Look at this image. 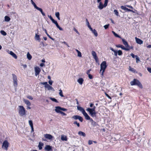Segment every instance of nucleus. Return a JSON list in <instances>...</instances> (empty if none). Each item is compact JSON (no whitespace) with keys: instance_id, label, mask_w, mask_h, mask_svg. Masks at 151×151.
<instances>
[{"instance_id":"1","label":"nucleus","mask_w":151,"mask_h":151,"mask_svg":"<svg viewBox=\"0 0 151 151\" xmlns=\"http://www.w3.org/2000/svg\"><path fill=\"white\" fill-rule=\"evenodd\" d=\"M107 67L106 63V61H104L102 62L100 65V73L102 71L101 73V75L102 76H104V72L106 69Z\"/></svg>"},{"instance_id":"2","label":"nucleus","mask_w":151,"mask_h":151,"mask_svg":"<svg viewBox=\"0 0 151 151\" xmlns=\"http://www.w3.org/2000/svg\"><path fill=\"white\" fill-rule=\"evenodd\" d=\"M130 84L131 86L136 85L141 88L142 89L143 88L142 84L140 81L137 79H134L132 81L130 82Z\"/></svg>"},{"instance_id":"3","label":"nucleus","mask_w":151,"mask_h":151,"mask_svg":"<svg viewBox=\"0 0 151 151\" xmlns=\"http://www.w3.org/2000/svg\"><path fill=\"white\" fill-rule=\"evenodd\" d=\"M19 114L21 116H23L26 114L27 111L23 106H19Z\"/></svg>"},{"instance_id":"4","label":"nucleus","mask_w":151,"mask_h":151,"mask_svg":"<svg viewBox=\"0 0 151 151\" xmlns=\"http://www.w3.org/2000/svg\"><path fill=\"white\" fill-rule=\"evenodd\" d=\"M90 107H93L92 108H87L86 110L89 112V114H90L92 112H94L95 111L96 107L94 106V104L92 103H90Z\"/></svg>"},{"instance_id":"5","label":"nucleus","mask_w":151,"mask_h":151,"mask_svg":"<svg viewBox=\"0 0 151 151\" xmlns=\"http://www.w3.org/2000/svg\"><path fill=\"white\" fill-rule=\"evenodd\" d=\"M108 2V0H105L104 5L101 2H100L99 5L98 6V8L100 9H103L104 7H105L107 5Z\"/></svg>"},{"instance_id":"6","label":"nucleus","mask_w":151,"mask_h":151,"mask_svg":"<svg viewBox=\"0 0 151 151\" xmlns=\"http://www.w3.org/2000/svg\"><path fill=\"white\" fill-rule=\"evenodd\" d=\"M9 143L6 140H5L3 142L2 147L6 150H7L9 147Z\"/></svg>"},{"instance_id":"7","label":"nucleus","mask_w":151,"mask_h":151,"mask_svg":"<svg viewBox=\"0 0 151 151\" xmlns=\"http://www.w3.org/2000/svg\"><path fill=\"white\" fill-rule=\"evenodd\" d=\"M12 75L14 86L15 87H16L17 86V76L14 74H13Z\"/></svg>"},{"instance_id":"8","label":"nucleus","mask_w":151,"mask_h":151,"mask_svg":"<svg viewBox=\"0 0 151 151\" xmlns=\"http://www.w3.org/2000/svg\"><path fill=\"white\" fill-rule=\"evenodd\" d=\"M72 118L75 120L78 119L81 122H82L83 120V119L81 116L78 115L73 116H72Z\"/></svg>"},{"instance_id":"9","label":"nucleus","mask_w":151,"mask_h":151,"mask_svg":"<svg viewBox=\"0 0 151 151\" xmlns=\"http://www.w3.org/2000/svg\"><path fill=\"white\" fill-rule=\"evenodd\" d=\"M91 54L96 62L97 63L99 61V59L96 52L95 51H92L91 52Z\"/></svg>"},{"instance_id":"10","label":"nucleus","mask_w":151,"mask_h":151,"mask_svg":"<svg viewBox=\"0 0 151 151\" xmlns=\"http://www.w3.org/2000/svg\"><path fill=\"white\" fill-rule=\"evenodd\" d=\"M52 147L50 145H47L45 147V151H52Z\"/></svg>"},{"instance_id":"11","label":"nucleus","mask_w":151,"mask_h":151,"mask_svg":"<svg viewBox=\"0 0 151 151\" xmlns=\"http://www.w3.org/2000/svg\"><path fill=\"white\" fill-rule=\"evenodd\" d=\"M60 110L65 111H66L67 109L65 108H62L59 106L56 107V109H55V111H58Z\"/></svg>"},{"instance_id":"12","label":"nucleus","mask_w":151,"mask_h":151,"mask_svg":"<svg viewBox=\"0 0 151 151\" xmlns=\"http://www.w3.org/2000/svg\"><path fill=\"white\" fill-rule=\"evenodd\" d=\"M120 8L124 10L125 11H127V12H134L132 10L129 9L127 8V7H126L125 6H121L120 7Z\"/></svg>"},{"instance_id":"13","label":"nucleus","mask_w":151,"mask_h":151,"mask_svg":"<svg viewBox=\"0 0 151 151\" xmlns=\"http://www.w3.org/2000/svg\"><path fill=\"white\" fill-rule=\"evenodd\" d=\"M35 75L37 76L40 73L41 70L38 67H36L35 68Z\"/></svg>"},{"instance_id":"14","label":"nucleus","mask_w":151,"mask_h":151,"mask_svg":"<svg viewBox=\"0 0 151 151\" xmlns=\"http://www.w3.org/2000/svg\"><path fill=\"white\" fill-rule=\"evenodd\" d=\"M116 47H117L121 48L122 49L126 51H128L129 49H127V48L125 47L123 45L120 44H119L116 45Z\"/></svg>"},{"instance_id":"15","label":"nucleus","mask_w":151,"mask_h":151,"mask_svg":"<svg viewBox=\"0 0 151 151\" xmlns=\"http://www.w3.org/2000/svg\"><path fill=\"white\" fill-rule=\"evenodd\" d=\"M44 137L46 139H52L53 138V137L51 134H46L44 135Z\"/></svg>"},{"instance_id":"16","label":"nucleus","mask_w":151,"mask_h":151,"mask_svg":"<svg viewBox=\"0 0 151 151\" xmlns=\"http://www.w3.org/2000/svg\"><path fill=\"white\" fill-rule=\"evenodd\" d=\"M121 39H122L123 44L125 46L126 48H127V47H129V44L125 39L122 38Z\"/></svg>"},{"instance_id":"17","label":"nucleus","mask_w":151,"mask_h":151,"mask_svg":"<svg viewBox=\"0 0 151 151\" xmlns=\"http://www.w3.org/2000/svg\"><path fill=\"white\" fill-rule=\"evenodd\" d=\"M135 40L136 42L140 45L142 44L143 43V41L139 38H137V37H135Z\"/></svg>"},{"instance_id":"18","label":"nucleus","mask_w":151,"mask_h":151,"mask_svg":"<svg viewBox=\"0 0 151 151\" xmlns=\"http://www.w3.org/2000/svg\"><path fill=\"white\" fill-rule=\"evenodd\" d=\"M84 116L85 117V119L87 120H90L91 121V119H92L87 114L86 112L83 114Z\"/></svg>"},{"instance_id":"19","label":"nucleus","mask_w":151,"mask_h":151,"mask_svg":"<svg viewBox=\"0 0 151 151\" xmlns=\"http://www.w3.org/2000/svg\"><path fill=\"white\" fill-rule=\"evenodd\" d=\"M77 109L78 110H79L81 111L83 114L85 112H86L84 109L81 106H78Z\"/></svg>"},{"instance_id":"20","label":"nucleus","mask_w":151,"mask_h":151,"mask_svg":"<svg viewBox=\"0 0 151 151\" xmlns=\"http://www.w3.org/2000/svg\"><path fill=\"white\" fill-rule=\"evenodd\" d=\"M53 23H54L56 25V27H57L60 30H63V29L59 25L57 21L55 20V21L53 22Z\"/></svg>"},{"instance_id":"21","label":"nucleus","mask_w":151,"mask_h":151,"mask_svg":"<svg viewBox=\"0 0 151 151\" xmlns=\"http://www.w3.org/2000/svg\"><path fill=\"white\" fill-rule=\"evenodd\" d=\"M53 23H54L56 25V27H57L60 30H63V29L59 25L57 21L55 20V21L53 22Z\"/></svg>"},{"instance_id":"22","label":"nucleus","mask_w":151,"mask_h":151,"mask_svg":"<svg viewBox=\"0 0 151 151\" xmlns=\"http://www.w3.org/2000/svg\"><path fill=\"white\" fill-rule=\"evenodd\" d=\"M9 53L11 55H12V57H14L15 59H17V55L12 51H10Z\"/></svg>"},{"instance_id":"23","label":"nucleus","mask_w":151,"mask_h":151,"mask_svg":"<svg viewBox=\"0 0 151 151\" xmlns=\"http://www.w3.org/2000/svg\"><path fill=\"white\" fill-rule=\"evenodd\" d=\"M44 145V144L40 142H39L38 145V147L40 150H41L42 149V147Z\"/></svg>"},{"instance_id":"24","label":"nucleus","mask_w":151,"mask_h":151,"mask_svg":"<svg viewBox=\"0 0 151 151\" xmlns=\"http://www.w3.org/2000/svg\"><path fill=\"white\" fill-rule=\"evenodd\" d=\"M97 113V112L95 111H94V112H92V113H91L89 114L91 115V116L93 117H96V114Z\"/></svg>"},{"instance_id":"25","label":"nucleus","mask_w":151,"mask_h":151,"mask_svg":"<svg viewBox=\"0 0 151 151\" xmlns=\"http://www.w3.org/2000/svg\"><path fill=\"white\" fill-rule=\"evenodd\" d=\"M129 70L131 71H132L134 73H137V71L134 68H132L131 66L129 67Z\"/></svg>"},{"instance_id":"26","label":"nucleus","mask_w":151,"mask_h":151,"mask_svg":"<svg viewBox=\"0 0 151 151\" xmlns=\"http://www.w3.org/2000/svg\"><path fill=\"white\" fill-rule=\"evenodd\" d=\"M83 81V79L82 78H79L78 80V82L81 85L82 84Z\"/></svg>"},{"instance_id":"27","label":"nucleus","mask_w":151,"mask_h":151,"mask_svg":"<svg viewBox=\"0 0 151 151\" xmlns=\"http://www.w3.org/2000/svg\"><path fill=\"white\" fill-rule=\"evenodd\" d=\"M24 101L27 106H30L31 105V103L28 100L24 99Z\"/></svg>"},{"instance_id":"28","label":"nucleus","mask_w":151,"mask_h":151,"mask_svg":"<svg viewBox=\"0 0 151 151\" xmlns=\"http://www.w3.org/2000/svg\"><path fill=\"white\" fill-rule=\"evenodd\" d=\"M110 49L112 51L114 52V55L115 56L117 57V52L113 48L111 47H110Z\"/></svg>"},{"instance_id":"29","label":"nucleus","mask_w":151,"mask_h":151,"mask_svg":"<svg viewBox=\"0 0 151 151\" xmlns=\"http://www.w3.org/2000/svg\"><path fill=\"white\" fill-rule=\"evenodd\" d=\"M78 134L84 137H85L86 136V134L84 132L81 131H79L78 132Z\"/></svg>"},{"instance_id":"30","label":"nucleus","mask_w":151,"mask_h":151,"mask_svg":"<svg viewBox=\"0 0 151 151\" xmlns=\"http://www.w3.org/2000/svg\"><path fill=\"white\" fill-rule=\"evenodd\" d=\"M31 1L32 4L33 5L35 8L37 9L39 7L37 6L36 4L32 0H31Z\"/></svg>"},{"instance_id":"31","label":"nucleus","mask_w":151,"mask_h":151,"mask_svg":"<svg viewBox=\"0 0 151 151\" xmlns=\"http://www.w3.org/2000/svg\"><path fill=\"white\" fill-rule=\"evenodd\" d=\"M61 139L63 141H67V138L66 136L62 135L61 138Z\"/></svg>"},{"instance_id":"32","label":"nucleus","mask_w":151,"mask_h":151,"mask_svg":"<svg viewBox=\"0 0 151 151\" xmlns=\"http://www.w3.org/2000/svg\"><path fill=\"white\" fill-rule=\"evenodd\" d=\"M44 31L45 32V33L48 36V37L51 39L52 40L54 41V38H53L52 37H51L48 33H47V30L46 29H44Z\"/></svg>"},{"instance_id":"33","label":"nucleus","mask_w":151,"mask_h":151,"mask_svg":"<svg viewBox=\"0 0 151 151\" xmlns=\"http://www.w3.org/2000/svg\"><path fill=\"white\" fill-rule=\"evenodd\" d=\"M37 10L39 11L43 16H45V14L43 12L41 8L39 7Z\"/></svg>"},{"instance_id":"34","label":"nucleus","mask_w":151,"mask_h":151,"mask_svg":"<svg viewBox=\"0 0 151 151\" xmlns=\"http://www.w3.org/2000/svg\"><path fill=\"white\" fill-rule=\"evenodd\" d=\"M10 20V18L7 16H5V21L6 22H8Z\"/></svg>"},{"instance_id":"35","label":"nucleus","mask_w":151,"mask_h":151,"mask_svg":"<svg viewBox=\"0 0 151 151\" xmlns=\"http://www.w3.org/2000/svg\"><path fill=\"white\" fill-rule=\"evenodd\" d=\"M90 121L91 122L92 124L93 125V126H96V123L94 121L93 119H91V121Z\"/></svg>"},{"instance_id":"36","label":"nucleus","mask_w":151,"mask_h":151,"mask_svg":"<svg viewBox=\"0 0 151 151\" xmlns=\"http://www.w3.org/2000/svg\"><path fill=\"white\" fill-rule=\"evenodd\" d=\"M35 38L37 40H39V41H40V39L39 35H38L37 34H35Z\"/></svg>"},{"instance_id":"37","label":"nucleus","mask_w":151,"mask_h":151,"mask_svg":"<svg viewBox=\"0 0 151 151\" xmlns=\"http://www.w3.org/2000/svg\"><path fill=\"white\" fill-rule=\"evenodd\" d=\"M55 111L58 113H60L63 116H65L66 115V114L65 113L61 111Z\"/></svg>"},{"instance_id":"38","label":"nucleus","mask_w":151,"mask_h":151,"mask_svg":"<svg viewBox=\"0 0 151 151\" xmlns=\"http://www.w3.org/2000/svg\"><path fill=\"white\" fill-rule=\"evenodd\" d=\"M45 88H47L48 90H52L53 89V88L51 86H50L49 84Z\"/></svg>"},{"instance_id":"39","label":"nucleus","mask_w":151,"mask_h":151,"mask_svg":"<svg viewBox=\"0 0 151 151\" xmlns=\"http://www.w3.org/2000/svg\"><path fill=\"white\" fill-rule=\"evenodd\" d=\"M92 32L94 34L95 36L96 37H97L98 36V33L96 31V30L94 29H93V31H92Z\"/></svg>"},{"instance_id":"40","label":"nucleus","mask_w":151,"mask_h":151,"mask_svg":"<svg viewBox=\"0 0 151 151\" xmlns=\"http://www.w3.org/2000/svg\"><path fill=\"white\" fill-rule=\"evenodd\" d=\"M27 58L29 60H30L32 59V56L31 55L29 52H28L27 53Z\"/></svg>"},{"instance_id":"41","label":"nucleus","mask_w":151,"mask_h":151,"mask_svg":"<svg viewBox=\"0 0 151 151\" xmlns=\"http://www.w3.org/2000/svg\"><path fill=\"white\" fill-rule=\"evenodd\" d=\"M50 99L53 101H54L56 103H58V101L56 99L54 98H52V97H50Z\"/></svg>"},{"instance_id":"42","label":"nucleus","mask_w":151,"mask_h":151,"mask_svg":"<svg viewBox=\"0 0 151 151\" xmlns=\"http://www.w3.org/2000/svg\"><path fill=\"white\" fill-rule=\"evenodd\" d=\"M112 32L113 34L116 37L119 38H120L121 39L122 38L119 35H118L117 34H116L114 31H113Z\"/></svg>"},{"instance_id":"43","label":"nucleus","mask_w":151,"mask_h":151,"mask_svg":"<svg viewBox=\"0 0 151 151\" xmlns=\"http://www.w3.org/2000/svg\"><path fill=\"white\" fill-rule=\"evenodd\" d=\"M55 16L58 20H60V19L59 17L60 14L59 12H57L55 13Z\"/></svg>"},{"instance_id":"44","label":"nucleus","mask_w":151,"mask_h":151,"mask_svg":"<svg viewBox=\"0 0 151 151\" xmlns=\"http://www.w3.org/2000/svg\"><path fill=\"white\" fill-rule=\"evenodd\" d=\"M114 12L115 14L117 16H119V12H118L117 10L116 9H114Z\"/></svg>"},{"instance_id":"45","label":"nucleus","mask_w":151,"mask_h":151,"mask_svg":"<svg viewBox=\"0 0 151 151\" xmlns=\"http://www.w3.org/2000/svg\"><path fill=\"white\" fill-rule=\"evenodd\" d=\"M1 33L4 36H5L6 35V32L4 30H1L0 31Z\"/></svg>"},{"instance_id":"46","label":"nucleus","mask_w":151,"mask_h":151,"mask_svg":"<svg viewBox=\"0 0 151 151\" xmlns=\"http://www.w3.org/2000/svg\"><path fill=\"white\" fill-rule=\"evenodd\" d=\"M41 84L44 85H45V88L46 86L48 85V84H47V82H41L40 83Z\"/></svg>"},{"instance_id":"47","label":"nucleus","mask_w":151,"mask_h":151,"mask_svg":"<svg viewBox=\"0 0 151 151\" xmlns=\"http://www.w3.org/2000/svg\"><path fill=\"white\" fill-rule=\"evenodd\" d=\"M118 54L119 55H122L123 53L122 50H119L117 51Z\"/></svg>"},{"instance_id":"48","label":"nucleus","mask_w":151,"mask_h":151,"mask_svg":"<svg viewBox=\"0 0 151 151\" xmlns=\"http://www.w3.org/2000/svg\"><path fill=\"white\" fill-rule=\"evenodd\" d=\"M48 17L52 21L53 23L55 21V20L52 18L51 15H48Z\"/></svg>"},{"instance_id":"49","label":"nucleus","mask_w":151,"mask_h":151,"mask_svg":"<svg viewBox=\"0 0 151 151\" xmlns=\"http://www.w3.org/2000/svg\"><path fill=\"white\" fill-rule=\"evenodd\" d=\"M29 123L30 127H32L33 126V123L32 121L31 120H29Z\"/></svg>"},{"instance_id":"50","label":"nucleus","mask_w":151,"mask_h":151,"mask_svg":"<svg viewBox=\"0 0 151 151\" xmlns=\"http://www.w3.org/2000/svg\"><path fill=\"white\" fill-rule=\"evenodd\" d=\"M135 57L136 58V63H138L139 61V59L138 56L137 55H135Z\"/></svg>"},{"instance_id":"51","label":"nucleus","mask_w":151,"mask_h":151,"mask_svg":"<svg viewBox=\"0 0 151 151\" xmlns=\"http://www.w3.org/2000/svg\"><path fill=\"white\" fill-rule=\"evenodd\" d=\"M59 91H60V92L59 93V94L60 95L61 97H63L64 96L63 95V92H62V90L61 89H60V90H59Z\"/></svg>"},{"instance_id":"52","label":"nucleus","mask_w":151,"mask_h":151,"mask_svg":"<svg viewBox=\"0 0 151 151\" xmlns=\"http://www.w3.org/2000/svg\"><path fill=\"white\" fill-rule=\"evenodd\" d=\"M73 124H76L78 127H79L80 126L79 123L77 122L76 121H75L73 123Z\"/></svg>"},{"instance_id":"53","label":"nucleus","mask_w":151,"mask_h":151,"mask_svg":"<svg viewBox=\"0 0 151 151\" xmlns=\"http://www.w3.org/2000/svg\"><path fill=\"white\" fill-rule=\"evenodd\" d=\"M127 48L129 49V50H129L131 49L133 50V47L132 46H130L129 45V47H127Z\"/></svg>"},{"instance_id":"54","label":"nucleus","mask_w":151,"mask_h":151,"mask_svg":"<svg viewBox=\"0 0 151 151\" xmlns=\"http://www.w3.org/2000/svg\"><path fill=\"white\" fill-rule=\"evenodd\" d=\"M73 30L74 31H75L77 34L78 35H79V32L77 31V30L76 29L75 27H74L73 29Z\"/></svg>"},{"instance_id":"55","label":"nucleus","mask_w":151,"mask_h":151,"mask_svg":"<svg viewBox=\"0 0 151 151\" xmlns=\"http://www.w3.org/2000/svg\"><path fill=\"white\" fill-rule=\"evenodd\" d=\"M109 24H106V25H105L104 26V27L105 29H107L109 27Z\"/></svg>"},{"instance_id":"56","label":"nucleus","mask_w":151,"mask_h":151,"mask_svg":"<svg viewBox=\"0 0 151 151\" xmlns=\"http://www.w3.org/2000/svg\"><path fill=\"white\" fill-rule=\"evenodd\" d=\"M78 56L81 57L82 56L81 53L80 51H79L78 52Z\"/></svg>"},{"instance_id":"57","label":"nucleus","mask_w":151,"mask_h":151,"mask_svg":"<svg viewBox=\"0 0 151 151\" xmlns=\"http://www.w3.org/2000/svg\"><path fill=\"white\" fill-rule=\"evenodd\" d=\"M93 143V141L91 140H89L88 141V144L89 145H91Z\"/></svg>"},{"instance_id":"58","label":"nucleus","mask_w":151,"mask_h":151,"mask_svg":"<svg viewBox=\"0 0 151 151\" xmlns=\"http://www.w3.org/2000/svg\"><path fill=\"white\" fill-rule=\"evenodd\" d=\"M105 95L109 99H111V97L108 94L105 93Z\"/></svg>"},{"instance_id":"59","label":"nucleus","mask_w":151,"mask_h":151,"mask_svg":"<svg viewBox=\"0 0 151 151\" xmlns=\"http://www.w3.org/2000/svg\"><path fill=\"white\" fill-rule=\"evenodd\" d=\"M126 6L129 8H130L132 9H133L132 6L130 5H126Z\"/></svg>"},{"instance_id":"60","label":"nucleus","mask_w":151,"mask_h":151,"mask_svg":"<svg viewBox=\"0 0 151 151\" xmlns=\"http://www.w3.org/2000/svg\"><path fill=\"white\" fill-rule=\"evenodd\" d=\"M27 98L29 99H31V100H32L33 99V98L32 97L30 96H27Z\"/></svg>"},{"instance_id":"61","label":"nucleus","mask_w":151,"mask_h":151,"mask_svg":"<svg viewBox=\"0 0 151 151\" xmlns=\"http://www.w3.org/2000/svg\"><path fill=\"white\" fill-rule=\"evenodd\" d=\"M91 70L90 69H89L88 70L87 72H86V74L88 75L89 74H90V71Z\"/></svg>"},{"instance_id":"62","label":"nucleus","mask_w":151,"mask_h":151,"mask_svg":"<svg viewBox=\"0 0 151 151\" xmlns=\"http://www.w3.org/2000/svg\"><path fill=\"white\" fill-rule=\"evenodd\" d=\"M88 77L90 79H92L93 78V77L92 75L91 74H89L88 75Z\"/></svg>"},{"instance_id":"63","label":"nucleus","mask_w":151,"mask_h":151,"mask_svg":"<svg viewBox=\"0 0 151 151\" xmlns=\"http://www.w3.org/2000/svg\"><path fill=\"white\" fill-rule=\"evenodd\" d=\"M130 55L133 58H134L135 57V55L133 53H132Z\"/></svg>"},{"instance_id":"64","label":"nucleus","mask_w":151,"mask_h":151,"mask_svg":"<svg viewBox=\"0 0 151 151\" xmlns=\"http://www.w3.org/2000/svg\"><path fill=\"white\" fill-rule=\"evenodd\" d=\"M147 70L150 73H151V68H148Z\"/></svg>"}]
</instances>
